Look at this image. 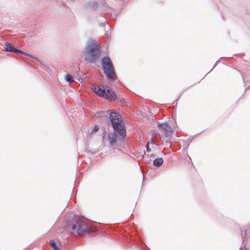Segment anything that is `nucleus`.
<instances>
[{
    "instance_id": "nucleus-1",
    "label": "nucleus",
    "mask_w": 250,
    "mask_h": 250,
    "mask_svg": "<svg viewBox=\"0 0 250 250\" xmlns=\"http://www.w3.org/2000/svg\"><path fill=\"white\" fill-rule=\"evenodd\" d=\"M90 63H95L99 59L101 54L100 48L99 47L96 41L87 43L83 51Z\"/></svg>"
},
{
    "instance_id": "nucleus-2",
    "label": "nucleus",
    "mask_w": 250,
    "mask_h": 250,
    "mask_svg": "<svg viewBox=\"0 0 250 250\" xmlns=\"http://www.w3.org/2000/svg\"><path fill=\"white\" fill-rule=\"evenodd\" d=\"M71 229L78 235H87L91 232L97 231L98 229L82 220H76V223L72 224Z\"/></svg>"
},
{
    "instance_id": "nucleus-3",
    "label": "nucleus",
    "mask_w": 250,
    "mask_h": 250,
    "mask_svg": "<svg viewBox=\"0 0 250 250\" xmlns=\"http://www.w3.org/2000/svg\"><path fill=\"white\" fill-rule=\"evenodd\" d=\"M102 65L104 74L106 78L109 79L114 80L116 74L112 62L109 57L105 56L103 57L101 60Z\"/></svg>"
},
{
    "instance_id": "nucleus-4",
    "label": "nucleus",
    "mask_w": 250,
    "mask_h": 250,
    "mask_svg": "<svg viewBox=\"0 0 250 250\" xmlns=\"http://www.w3.org/2000/svg\"><path fill=\"white\" fill-rule=\"evenodd\" d=\"M92 89L99 96L110 101L115 100L117 98L114 91L105 89L103 85L95 86Z\"/></svg>"
},
{
    "instance_id": "nucleus-5",
    "label": "nucleus",
    "mask_w": 250,
    "mask_h": 250,
    "mask_svg": "<svg viewBox=\"0 0 250 250\" xmlns=\"http://www.w3.org/2000/svg\"><path fill=\"white\" fill-rule=\"evenodd\" d=\"M109 111H105L102 112V114L106 115H109V119L112 125L113 128H117L118 125L124 124L121 116L115 112L109 113Z\"/></svg>"
},
{
    "instance_id": "nucleus-6",
    "label": "nucleus",
    "mask_w": 250,
    "mask_h": 250,
    "mask_svg": "<svg viewBox=\"0 0 250 250\" xmlns=\"http://www.w3.org/2000/svg\"><path fill=\"white\" fill-rule=\"evenodd\" d=\"M158 126L161 128L165 132V135L167 137H171L173 130L172 128L167 123H165L158 125Z\"/></svg>"
},
{
    "instance_id": "nucleus-7",
    "label": "nucleus",
    "mask_w": 250,
    "mask_h": 250,
    "mask_svg": "<svg viewBox=\"0 0 250 250\" xmlns=\"http://www.w3.org/2000/svg\"><path fill=\"white\" fill-rule=\"evenodd\" d=\"M118 135L117 134L114 132L113 133H109L108 135V140L109 143L111 146H114L117 140Z\"/></svg>"
},
{
    "instance_id": "nucleus-8",
    "label": "nucleus",
    "mask_w": 250,
    "mask_h": 250,
    "mask_svg": "<svg viewBox=\"0 0 250 250\" xmlns=\"http://www.w3.org/2000/svg\"><path fill=\"white\" fill-rule=\"evenodd\" d=\"M121 124V125H118L117 128H113L115 130L118 131L119 134L124 138L126 136V130L124 127V125Z\"/></svg>"
},
{
    "instance_id": "nucleus-9",
    "label": "nucleus",
    "mask_w": 250,
    "mask_h": 250,
    "mask_svg": "<svg viewBox=\"0 0 250 250\" xmlns=\"http://www.w3.org/2000/svg\"><path fill=\"white\" fill-rule=\"evenodd\" d=\"M163 159L162 158H156L155 159L154 161H153V165L155 166V167H159L160 166H161L163 163Z\"/></svg>"
},
{
    "instance_id": "nucleus-10",
    "label": "nucleus",
    "mask_w": 250,
    "mask_h": 250,
    "mask_svg": "<svg viewBox=\"0 0 250 250\" xmlns=\"http://www.w3.org/2000/svg\"><path fill=\"white\" fill-rule=\"evenodd\" d=\"M14 47L10 43L6 42L5 46L4 47V50L7 52H13L14 49Z\"/></svg>"
},
{
    "instance_id": "nucleus-11",
    "label": "nucleus",
    "mask_w": 250,
    "mask_h": 250,
    "mask_svg": "<svg viewBox=\"0 0 250 250\" xmlns=\"http://www.w3.org/2000/svg\"><path fill=\"white\" fill-rule=\"evenodd\" d=\"M13 52H14V53H16L17 54L19 53V54H23V55H27V56L29 57V58H31L32 57L30 55L26 53V52H24V51H23L21 50L16 48L15 47L14 48V49Z\"/></svg>"
},
{
    "instance_id": "nucleus-12",
    "label": "nucleus",
    "mask_w": 250,
    "mask_h": 250,
    "mask_svg": "<svg viewBox=\"0 0 250 250\" xmlns=\"http://www.w3.org/2000/svg\"><path fill=\"white\" fill-rule=\"evenodd\" d=\"M50 245L54 249V250H61L57 246L55 242L51 240L50 241Z\"/></svg>"
},
{
    "instance_id": "nucleus-13",
    "label": "nucleus",
    "mask_w": 250,
    "mask_h": 250,
    "mask_svg": "<svg viewBox=\"0 0 250 250\" xmlns=\"http://www.w3.org/2000/svg\"><path fill=\"white\" fill-rule=\"evenodd\" d=\"M161 141L165 144L166 146H168L170 143V137H167L166 136V138H164V137H161Z\"/></svg>"
},
{
    "instance_id": "nucleus-14",
    "label": "nucleus",
    "mask_w": 250,
    "mask_h": 250,
    "mask_svg": "<svg viewBox=\"0 0 250 250\" xmlns=\"http://www.w3.org/2000/svg\"><path fill=\"white\" fill-rule=\"evenodd\" d=\"M66 80L67 82L69 83H72L74 82V79L72 75L67 74L66 75Z\"/></svg>"
},
{
    "instance_id": "nucleus-15",
    "label": "nucleus",
    "mask_w": 250,
    "mask_h": 250,
    "mask_svg": "<svg viewBox=\"0 0 250 250\" xmlns=\"http://www.w3.org/2000/svg\"><path fill=\"white\" fill-rule=\"evenodd\" d=\"M248 227H247V229H244V233H245V235L244 236H243V234H242V230H241V235H242V238L243 237H244V238H246V236L248 234Z\"/></svg>"
},
{
    "instance_id": "nucleus-16",
    "label": "nucleus",
    "mask_w": 250,
    "mask_h": 250,
    "mask_svg": "<svg viewBox=\"0 0 250 250\" xmlns=\"http://www.w3.org/2000/svg\"><path fill=\"white\" fill-rule=\"evenodd\" d=\"M99 129V126H98V125H95V126L94 127L93 131H97Z\"/></svg>"
},
{
    "instance_id": "nucleus-17",
    "label": "nucleus",
    "mask_w": 250,
    "mask_h": 250,
    "mask_svg": "<svg viewBox=\"0 0 250 250\" xmlns=\"http://www.w3.org/2000/svg\"><path fill=\"white\" fill-rule=\"evenodd\" d=\"M146 150L147 152H150L151 151V149L149 146L148 143H147V144L146 145Z\"/></svg>"
},
{
    "instance_id": "nucleus-18",
    "label": "nucleus",
    "mask_w": 250,
    "mask_h": 250,
    "mask_svg": "<svg viewBox=\"0 0 250 250\" xmlns=\"http://www.w3.org/2000/svg\"><path fill=\"white\" fill-rule=\"evenodd\" d=\"M243 247V245L241 246V247L240 248V249H242Z\"/></svg>"
},
{
    "instance_id": "nucleus-19",
    "label": "nucleus",
    "mask_w": 250,
    "mask_h": 250,
    "mask_svg": "<svg viewBox=\"0 0 250 250\" xmlns=\"http://www.w3.org/2000/svg\"><path fill=\"white\" fill-rule=\"evenodd\" d=\"M152 144H154L153 140L151 141Z\"/></svg>"
}]
</instances>
